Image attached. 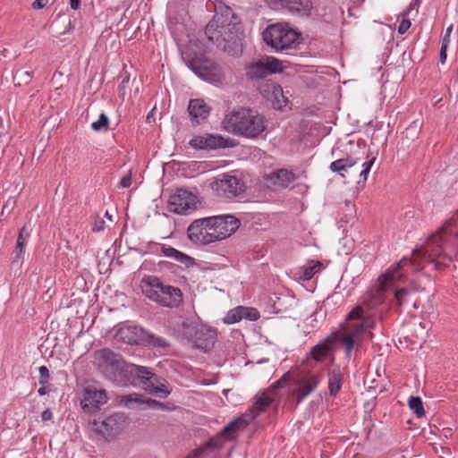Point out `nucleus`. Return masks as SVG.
<instances>
[{
    "label": "nucleus",
    "instance_id": "nucleus-1",
    "mask_svg": "<svg viewBox=\"0 0 458 458\" xmlns=\"http://www.w3.org/2000/svg\"><path fill=\"white\" fill-rule=\"evenodd\" d=\"M458 249V210L454 216L446 221L442 227L433 233L427 241L423 250H416L412 259H402L396 267L388 269L378 277V284L372 294L373 304L377 305L384 301V294L388 290L394 291L396 303L401 306L407 301L410 292L406 288H400L399 284L408 281L411 271H420L427 262L437 270H441L451 262Z\"/></svg>",
    "mask_w": 458,
    "mask_h": 458
},
{
    "label": "nucleus",
    "instance_id": "nucleus-2",
    "mask_svg": "<svg viewBox=\"0 0 458 458\" xmlns=\"http://www.w3.org/2000/svg\"><path fill=\"white\" fill-rule=\"evenodd\" d=\"M290 377L285 373L280 379L275 382L270 387L257 394L253 405L244 415L238 417L231 421L224 429L216 435V437L208 440L205 445L189 454L186 458H199L204 454L207 449H218L223 446L224 441L233 440L241 431H243L247 426L261 412H263L271 403L278 400L279 395L276 392L278 388L284 386V382Z\"/></svg>",
    "mask_w": 458,
    "mask_h": 458
},
{
    "label": "nucleus",
    "instance_id": "nucleus-3",
    "mask_svg": "<svg viewBox=\"0 0 458 458\" xmlns=\"http://www.w3.org/2000/svg\"><path fill=\"white\" fill-rule=\"evenodd\" d=\"M290 377L285 373L280 379L275 382L270 387L257 394L253 405L244 415L238 417L231 421L224 429L216 435V437L208 440L205 445L189 454L186 458H199L204 454L207 449H218L223 446L224 441L233 440L241 431H243L247 426L261 412H263L271 403L278 400L279 395L276 392L278 388L284 386V382Z\"/></svg>",
    "mask_w": 458,
    "mask_h": 458
},
{
    "label": "nucleus",
    "instance_id": "nucleus-4",
    "mask_svg": "<svg viewBox=\"0 0 458 458\" xmlns=\"http://www.w3.org/2000/svg\"><path fill=\"white\" fill-rule=\"evenodd\" d=\"M205 34L212 44L231 53L232 47L237 48L241 46L242 27L233 10L220 4L216 6L215 15L205 28Z\"/></svg>",
    "mask_w": 458,
    "mask_h": 458
},
{
    "label": "nucleus",
    "instance_id": "nucleus-5",
    "mask_svg": "<svg viewBox=\"0 0 458 458\" xmlns=\"http://www.w3.org/2000/svg\"><path fill=\"white\" fill-rule=\"evenodd\" d=\"M240 226L233 216H216L194 220L187 229L190 241L197 245H208L232 235Z\"/></svg>",
    "mask_w": 458,
    "mask_h": 458
},
{
    "label": "nucleus",
    "instance_id": "nucleus-6",
    "mask_svg": "<svg viewBox=\"0 0 458 458\" xmlns=\"http://www.w3.org/2000/svg\"><path fill=\"white\" fill-rule=\"evenodd\" d=\"M225 131L235 136L255 139L267 128L265 117L250 108H240L225 114L222 120Z\"/></svg>",
    "mask_w": 458,
    "mask_h": 458
},
{
    "label": "nucleus",
    "instance_id": "nucleus-7",
    "mask_svg": "<svg viewBox=\"0 0 458 458\" xmlns=\"http://www.w3.org/2000/svg\"><path fill=\"white\" fill-rule=\"evenodd\" d=\"M141 288L147 298L162 307L175 309L183 302L181 289L163 283L158 277L144 278L141 281Z\"/></svg>",
    "mask_w": 458,
    "mask_h": 458
},
{
    "label": "nucleus",
    "instance_id": "nucleus-8",
    "mask_svg": "<svg viewBox=\"0 0 458 458\" xmlns=\"http://www.w3.org/2000/svg\"><path fill=\"white\" fill-rule=\"evenodd\" d=\"M263 39L276 51L294 48L301 43V34L280 23L269 25L263 31Z\"/></svg>",
    "mask_w": 458,
    "mask_h": 458
},
{
    "label": "nucleus",
    "instance_id": "nucleus-9",
    "mask_svg": "<svg viewBox=\"0 0 458 458\" xmlns=\"http://www.w3.org/2000/svg\"><path fill=\"white\" fill-rule=\"evenodd\" d=\"M91 430L100 438L111 441L129 425L128 417L122 412L100 416L89 421Z\"/></svg>",
    "mask_w": 458,
    "mask_h": 458
},
{
    "label": "nucleus",
    "instance_id": "nucleus-10",
    "mask_svg": "<svg viewBox=\"0 0 458 458\" xmlns=\"http://www.w3.org/2000/svg\"><path fill=\"white\" fill-rule=\"evenodd\" d=\"M375 160L376 158L372 157L370 160L360 164L359 158L347 157L332 162L329 168L332 172L338 173L343 178L349 177L355 180L359 177L362 179V182H366Z\"/></svg>",
    "mask_w": 458,
    "mask_h": 458
},
{
    "label": "nucleus",
    "instance_id": "nucleus-11",
    "mask_svg": "<svg viewBox=\"0 0 458 458\" xmlns=\"http://www.w3.org/2000/svg\"><path fill=\"white\" fill-rule=\"evenodd\" d=\"M130 372L136 377L138 384L145 391L160 398H165L170 394L167 382L164 378L158 377L147 367L131 365Z\"/></svg>",
    "mask_w": 458,
    "mask_h": 458
},
{
    "label": "nucleus",
    "instance_id": "nucleus-12",
    "mask_svg": "<svg viewBox=\"0 0 458 458\" xmlns=\"http://www.w3.org/2000/svg\"><path fill=\"white\" fill-rule=\"evenodd\" d=\"M290 377L284 382L289 383V396L296 400V404L301 403L310 394L317 388L319 379L318 376L311 372L299 374L293 377L290 372Z\"/></svg>",
    "mask_w": 458,
    "mask_h": 458
},
{
    "label": "nucleus",
    "instance_id": "nucleus-13",
    "mask_svg": "<svg viewBox=\"0 0 458 458\" xmlns=\"http://www.w3.org/2000/svg\"><path fill=\"white\" fill-rule=\"evenodd\" d=\"M188 67L199 78L209 82H221L224 73L215 62L203 57H194L187 62Z\"/></svg>",
    "mask_w": 458,
    "mask_h": 458
},
{
    "label": "nucleus",
    "instance_id": "nucleus-14",
    "mask_svg": "<svg viewBox=\"0 0 458 458\" xmlns=\"http://www.w3.org/2000/svg\"><path fill=\"white\" fill-rule=\"evenodd\" d=\"M115 338L129 344H138L141 342L148 341L155 346L165 347L167 345L164 338L154 336L146 332L142 327L137 326L120 328L115 334Z\"/></svg>",
    "mask_w": 458,
    "mask_h": 458
},
{
    "label": "nucleus",
    "instance_id": "nucleus-15",
    "mask_svg": "<svg viewBox=\"0 0 458 458\" xmlns=\"http://www.w3.org/2000/svg\"><path fill=\"white\" fill-rule=\"evenodd\" d=\"M94 364L108 377H114L122 370L124 361L122 356L109 349H101L94 353Z\"/></svg>",
    "mask_w": 458,
    "mask_h": 458
},
{
    "label": "nucleus",
    "instance_id": "nucleus-16",
    "mask_svg": "<svg viewBox=\"0 0 458 458\" xmlns=\"http://www.w3.org/2000/svg\"><path fill=\"white\" fill-rule=\"evenodd\" d=\"M199 199L196 194L185 189H178L168 200L169 210L179 215H187L196 210Z\"/></svg>",
    "mask_w": 458,
    "mask_h": 458
},
{
    "label": "nucleus",
    "instance_id": "nucleus-17",
    "mask_svg": "<svg viewBox=\"0 0 458 458\" xmlns=\"http://www.w3.org/2000/svg\"><path fill=\"white\" fill-rule=\"evenodd\" d=\"M211 189L219 197L233 199L243 191L244 184L236 176L225 174L214 180Z\"/></svg>",
    "mask_w": 458,
    "mask_h": 458
},
{
    "label": "nucleus",
    "instance_id": "nucleus-18",
    "mask_svg": "<svg viewBox=\"0 0 458 458\" xmlns=\"http://www.w3.org/2000/svg\"><path fill=\"white\" fill-rule=\"evenodd\" d=\"M284 69L283 63L273 56H266L247 67L246 74L251 79H263L269 74L280 72Z\"/></svg>",
    "mask_w": 458,
    "mask_h": 458
},
{
    "label": "nucleus",
    "instance_id": "nucleus-19",
    "mask_svg": "<svg viewBox=\"0 0 458 458\" xmlns=\"http://www.w3.org/2000/svg\"><path fill=\"white\" fill-rule=\"evenodd\" d=\"M107 401L108 397L105 389L97 388L94 386H88L83 390V397L81 405L85 413H96Z\"/></svg>",
    "mask_w": 458,
    "mask_h": 458
},
{
    "label": "nucleus",
    "instance_id": "nucleus-20",
    "mask_svg": "<svg viewBox=\"0 0 458 458\" xmlns=\"http://www.w3.org/2000/svg\"><path fill=\"white\" fill-rule=\"evenodd\" d=\"M120 403L125 407L131 408L133 403H146L153 409H166V404L162 403L158 401L148 398L142 399V395L140 394H131L120 396Z\"/></svg>",
    "mask_w": 458,
    "mask_h": 458
},
{
    "label": "nucleus",
    "instance_id": "nucleus-21",
    "mask_svg": "<svg viewBox=\"0 0 458 458\" xmlns=\"http://www.w3.org/2000/svg\"><path fill=\"white\" fill-rule=\"evenodd\" d=\"M428 337L427 326L422 322L415 321L411 325L409 334L406 338L414 345L420 347L426 342Z\"/></svg>",
    "mask_w": 458,
    "mask_h": 458
},
{
    "label": "nucleus",
    "instance_id": "nucleus-22",
    "mask_svg": "<svg viewBox=\"0 0 458 458\" xmlns=\"http://www.w3.org/2000/svg\"><path fill=\"white\" fill-rule=\"evenodd\" d=\"M195 344L198 348L209 350L216 342V331L201 327L195 333Z\"/></svg>",
    "mask_w": 458,
    "mask_h": 458
},
{
    "label": "nucleus",
    "instance_id": "nucleus-23",
    "mask_svg": "<svg viewBox=\"0 0 458 458\" xmlns=\"http://www.w3.org/2000/svg\"><path fill=\"white\" fill-rule=\"evenodd\" d=\"M161 251L166 258H170L183 265L186 268L192 267L195 264L194 259L189 255L170 246H162Z\"/></svg>",
    "mask_w": 458,
    "mask_h": 458
},
{
    "label": "nucleus",
    "instance_id": "nucleus-24",
    "mask_svg": "<svg viewBox=\"0 0 458 458\" xmlns=\"http://www.w3.org/2000/svg\"><path fill=\"white\" fill-rule=\"evenodd\" d=\"M266 87L270 94V96H267V98L272 102L274 108L282 109L288 102L287 98L284 96L282 87L276 83H267Z\"/></svg>",
    "mask_w": 458,
    "mask_h": 458
},
{
    "label": "nucleus",
    "instance_id": "nucleus-25",
    "mask_svg": "<svg viewBox=\"0 0 458 458\" xmlns=\"http://www.w3.org/2000/svg\"><path fill=\"white\" fill-rule=\"evenodd\" d=\"M188 111L192 119H205L209 114V108L202 99H191L188 106Z\"/></svg>",
    "mask_w": 458,
    "mask_h": 458
},
{
    "label": "nucleus",
    "instance_id": "nucleus-26",
    "mask_svg": "<svg viewBox=\"0 0 458 458\" xmlns=\"http://www.w3.org/2000/svg\"><path fill=\"white\" fill-rule=\"evenodd\" d=\"M275 4H281L292 12L309 13L312 8L311 0H271Z\"/></svg>",
    "mask_w": 458,
    "mask_h": 458
},
{
    "label": "nucleus",
    "instance_id": "nucleus-27",
    "mask_svg": "<svg viewBox=\"0 0 458 458\" xmlns=\"http://www.w3.org/2000/svg\"><path fill=\"white\" fill-rule=\"evenodd\" d=\"M328 389L331 395H335L343 384V374L339 368L333 369L328 375Z\"/></svg>",
    "mask_w": 458,
    "mask_h": 458
},
{
    "label": "nucleus",
    "instance_id": "nucleus-28",
    "mask_svg": "<svg viewBox=\"0 0 458 458\" xmlns=\"http://www.w3.org/2000/svg\"><path fill=\"white\" fill-rule=\"evenodd\" d=\"M330 351H331L330 340L327 338V339L324 340L323 342L319 343L318 344L313 346L311 348L310 353V356L316 361H321L326 357H327Z\"/></svg>",
    "mask_w": 458,
    "mask_h": 458
},
{
    "label": "nucleus",
    "instance_id": "nucleus-29",
    "mask_svg": "<svg viewBox=\"0 0 458 458\" xmlns=\"http://www.w3.org/2000/svg\"><path fill=\"white\" fill-rule=\"evenodd\" d=\"M229 139H225L219 135L206 134L205 142H207V148L216 149L219 148L229 147Z\"/></svg>",
    "mask_w": 458,
    "mask_h": 458
},
{
    "label": "nucleus",
    "instance_id": "nucleus-30",
    "mask_svg": "<svg viewBox=\"0 0 458 458\" xmlns=\"http://www.w3.org/2000/svg\"><path fill=\"white\" fill-rule=\"evenodd\" d=\"M275 177L276 179V182L283 187H287L291 182H293L296 179L295 175L292 172H289L288 170L285 169H281L277 171L275 174Z\"/></svg>",
    "mask_w": 458,
    "mask_h": 458
},
{
    "label": "nucleus",
    "instance_id": "nucleus-31",
    "mask_svg": "<svg viewBox=\"0 0 458 458\" xmlns=\"http://www.w3.org/2000/svg\"><path fill=\"white\" fill-rule=\"evenodd\" d=\"M322 267V264L319 261H317L314 265L304 267L301 268V272L300 275V278L308 281L313 277V276L318 273Z\"/></svg>",
    "mask_w": 458,
    "mask_h": 458
},
{
    "label": "nucleus",
    "instance_id": "nucleus-32",
    "mask_svg": "<svg viewBox=\"0 0 458 458\" xmlns=\"http://www.w3.org/2000/svg\"><path fill=\"white\" fill-rule=\"evenodd\" d=\"M409 407L418 418H421L425 415L422 401L419 396H411L409 399Z\"/></svg>",
    "mask_w": 458,
    "mask_h": 458
},
{
    "label": "nucleus",
    "instance_id": "nucleus-33",
    "mask_svg": "<svg viewBox=\"0 0 458 458\" xmlns=\"http://www.w3.org/2000/svg\"><path fill=\"white\" fill-rule=\"evenodd\" d=\"M242 306H238L236 308H233L232 310H230L225 317L223 318V321L225 323V324H234V323H237L239 321H241L242 319Z\"/></svg>",
    "mask_w": 458,
    "mask_h": 458
},
{
    "label": "nucleus",
    "instance_id": "nucleus-34",
    "mask_svg": "<svg viewBox=\"0 0 458 458\" xmlns=\"http://www.w3.org/2000/svg\"><path fill=\"white\" fill-rule=\"evenodd\" d=\"M242 318L250 321H256L259 318V312L257 309L251 307H243L241 309Z\"/></svg>",
    "mask_w": 458,
    "mask_h": 458
},
{
    "label": "nucleus",
    "instance_id": "nucleus-35",
    "mask_svg": "<svg viewBox=\"0 0 458 458\" xmlns=\"http://www.w3.org/2000/svg\"><path fill=\"white\" fill-rule=\"evenodd\" d=\"M29 234L30 233L26 228V225H24L21 229L18 239H17V243H16L17 257H19L20 254L22 252L23 248L25 246V239L29 236Z\"/></svg>",
    "mask_w": 458,
    "mask_h": 458
},
{
    "label": "nucleus",
    "instance_id": "nucleus-36",
    "mask_svg": "<svg viewBox=\"0 0 458 458\" xmlns=\"http://www.w3.org/2000/svg\"><path fill=\"white\" fill-rule=\"evenodd\" d=\"M108 117L103 113L99 115L98 120L91 123V128L94 131H101L108 129Z\"/></svg>",
    "mask_w": 458,
    "mask_h": 458
},
{
    "label": "nucleus",
    "instance_id": "nucleus-37",
    "mask_svg": "<svg viewBox=\"0 0 458 458\" xmlns=\"http://www.w3.org/2000/svg\"><path fill=\"white\" fill-rule=\"evenodd\" d=\"M345 330L348 334L353 335L356 338L365 331L364 327L360 324V321L348 324Z\"/></svg>",
    "mask_w": 458,
    "mask_h": 458
},
{
    "label": "nucleus",
    "instance_id": "nucleus-38",
    "mask_svg": "<svg viewBox=\"0 0 458 458\" xmlns=\"http://www.w3.org/2000/svg\"><path fill=\"white\" fill-rule=\"evenodd\" d=\"M356 337L345 332L344 335L342 337V342L344 344L346 354L349 356L352 350L353 349L356 344Z\"/></svg>",
    "mask_w": 458,
    "mask_h": 458
},
{
    "label": "nucleus",
    "instance_id": "nucleus-39",
    "mask_svg": "<svg viewBox=\"0 0 458 458\" xmlns=\"http://www.w3.org/2000/svg\"><path fill=\"white\" fill-rule=\"evenodd\" d=\"M30 79V74L27 71L18 70L13 75V81H17L18 85H21V82L28 83Z\"/></svg>",
    "mask_w": 458,
    "mask_h": 458
},
{
    "label": "nucleus",
    "instance_id": "nucleus-40",
    "mask_svg": "<svg viewBox=\"0 0 458 458\" xmlns=\"http://www.w3.org/2000/svg\"><path fill=\"white\" fill-rule=\"evenodd\" d=\"M190 144L195 148H207V142H205L204 136H196L191 140Z\"/></svg>",
    "mask_w": 458,
    "mask_h": 458
},
{
    "label": "nucleus",
    "instance_id": "nucleus-41",
    "mask_svg": "<svg viewBox=\"0 0 458 458\" xmlns=\"http://www.w3.org/2000/svg\"><path fill=\"white\" fill-rule=\"evenodd\" d=\"M362 315H363L362 308L360 306H357L352 311H350V313L347 316V319L350 321L359 320L363 318Z\"/></svg>",
    "mask_w": 458,
    "mask_h": 458
},
{
    "label": "nucleus",
    "instance_id": "nucleus-42",
    "mask_svg": "<svg viewBox=\"0 0 458 458\" xmlns=\"http://www.w3.org/2000/svg\"><path fill=\"white\" fill-rule=\"evenodd\" d=\"M39 371V384L41 386H45L48 383L49 380V371L46 366H41L38 369Z\"/></svg>",
    "mask_w": 458,
    "mask_h": 458
},
{
    "label": "nucleus",
    "instance_id": "nucleus-43",
    "mask_svg": "<svg viewBox=\"0 0 458 458\" xmlns=\"http://www.w3.org/2000/svg\"><path fill=\"white\" fill-rule=\"evenodd\" d=\"M105 221L101 217H97L94 221L92 230L94 232H101L105 228Z\"/></svg>",
    "mask_w": 458,
    "mask_h": 458
},
{
    "label": "nucleus",
    "instance_id": "nucleus-44",
    "mask_svg": "<svg viewBox=\"0 0 458 458\" xmlns=\"http://www.w3.org/2000/svg\"><path fill=\"white\" fill-rule=\"evenodd\" d=\"M375 320L370 316H366L362 318V320L360 321V324L364 327V329L372 328L374 327Z\"/></svg>",
    "mask_w": 458,
    "mask_h": 458
},
{
    "label": "nucleus",
    "instance_id": "nucleus-45",
    "mask_svg": "<svg viewBox=\"0 0 458 458\" xmlns=\"http://www.w3.org/2000/svg\"><path fill=\"white\" fill-rule=\"evenodd\" d=\"M411 27V21L408 19H403L398 26V33L404 34Z\"/></svg>",
    "mask_w": 458,
    "mask_h": 458
},
{
    "label": "nucleus",
    "instance_id": "nucleus-46",
    "mask_svg": "<svg viewBox=\"0 0 458 458\" xmlns=\"http://www.w3.org/2000/svg\"><path fill=\"white\" fill-rule=\"evenodd\" d=\"M131 184V173L129 172L125 174L120 181V185L122 188H128Z\"/></svg>",
    "mask_w": 458,
    "mask_h": 458
},
{
    "label": "nucleus",
    "instance_id": "nucleus-47",
    "mask_svg": "<svg viewBox=\"0 0 458 458\" xmlns=\"http://www.w3.org/2000/svg\"><path fill=\"white\" fill-rule=\"evenodd\" d=\"M453 30V25H450L447 29H446V31H445V34L443 38V40H442V45L443 46H448L449 42H450V34Z\"/></svg>",
    "mask_w": 458,
    "mask_h": 458
},
{
    "label": "nucleus",
    "instance_id": "nucleus-48",
    "mask_svg": "<svg viewBox=\"0 0 458 458\" xmlns=\"http://www.w3.org/2000/svg\"><path fill=\"white\" fill-rule=\"evenodd\" d=\"M418 4V0H412V2L409 4L407 10L404 13H402L400 16L405 17L409 14V13L415 8V6Z\"/></svg>",
    "mask_w": 458,
    "mask_h": 458
},
{
    "label": "nucleus",
    "instance_id": "nucleus-49",
    "mask_svg": "<svg viewBox=\"0 0 458 458\" xmlns=\"http://www.w3.org/2000/svg\"><path fill=\"white\" fill-rule=\"evenodd\" d=\"M446 48L447 46H441L440 53H439V60L442 64H445L446 60Z\"/></svg>",
    "mask_w": 458,
    "mask_h": 458
},
{
    "label": "nucleus",
    "instance_id": "nucleus-50",
    "mask_svg": "<svg viewBox=\"0 0 458 458\" xmlns=\"http://www.w3.org/2000/svg\"><path fill=\"white\" fill-rule=\"evenodd\" d=\"M47 4V0H35L32 3V7L36 10L42 9Z\"/></svg>",
    "mask_w": 458,
    "mask_h": 458
},
{
    "label": "nucleus",
    "instance_id": "nucleus-51",
    "mask_svg": "<svg viewBox=\"0 0 458 458\" xmlns=\"http://www.w3.org/2000/svg\"><path fill=\"white\" fill-rule=\"evenodd\" d=\"M42 420L47 421L52 419V412L47 409L41 414Z\"/></svg>",
    "mask_w": 458,
    "mask_h": 458
},
{
    "label": "nucleus",
    "instance_id": "nucleus-52",
    "mask_svg": "<svg viewBox=\"0 0 458 458\" xmlns=\"http://www.w3.org/2000/svg\"><path fill=\"white\" fill-rule=\"evenodd\" d=\"M81 0H70V5L72 10H77L80 7Z\"/></svg>",
    "mask_w": 458,
    "mask_h": 458
},
{
    "label": "nucleus",
    "instance_id": "nucleus-53",
    "mask_svg": "<svg viewBox=\"0 0 458 458\" xmlns=\"http://www.w3.org/2000/svg\"><path fill=\"white\" fill-rule=\"evenodd\" d=\"M129 82V78H126L124 80H123V81L121 82L120 84V91H122L123 95L125 94V87H126V84H128Z\"/></svg>",
    "mask_w": 458,
    "mask_h": 458
},
{
    "label": "nucleus",
    "instance_id": "nucleus-54",
    "mask_svg": "<svg viewBox=\"0 0 458 458\" xmlns=\"http://www.w3.org/2000/svg\"><path fill=\"white\" fill-rule=\"evenodd\" d=\"M38 393L39 395H45L48 393V387L45 385L38 388Z\"/></svg>",
    "mask_w": 458,
    "mask_h": 458
},
{
    "label": "nucleus",
    "instance_id": "nucleus-55",
    "mask_svg": "<svg viewBox=\"0 0 458 458\" xmlns=\"http://www.w3.org/2000/svg\"><path fill=\"white\" fill-rule=\"evenodd\" d=\"M63 74L61 72H55L52 78V82L55 83L58 78H62Z\"/></svg>",
    "mask_w": 458,
    "mask_h": 458
},
{
    "label": "nucleus",
    "instance_id": "nucleus-56",
    "mask_svg": "<svg viewBox=\"0 0 458 458\" xmlns=\"http://www.w3.org/2000/svg\"><path fill=\"white\" fill-rule=\"evenodd\" d=\"M132 85H135V86H136V87H135V94H137V93H138V91H139V82H138V81H136V80H133V81H132Z\"/></svg>",
    "mask_w": 458,
    "mask_h": 458
},
{
    "label": "nucleus",
    "instance_id": "nucleus-57",
    "mask_svg": "<svg viewBox=\"0 0 458 458\" xmlns=\"http://www.w3.org/2000/svg\"><path fill=\"white\" fill-rule=\"evenodd\" d=\"M154 109L147 115V120H149L150 116L153 114Z\"/></svg>",
    "mask_w": 458,
    "mask_h": 458
},
{
    "label": "nucleus",
    "instance_id": "nucleus-58",
    "mask_svg": "<svg viewBox=\"0 0 458 458\" xmlns=\"http://www.w3.org/2000/svg\"><path fill=\"white\" fill-rule=\"evenodd\" d=\"M5 53H6V49H4V50L0 53V55H4V56H5Z\"/></svg>",
    "mask_w": 458,
    "mask_h": 458
},
{
    "label": "nucleus",
    "instance_id": "nucleus-59",
    "mask_svg": "<svg viewBox=\"0 0 458 458\" xmlns=\"http://www.w3.org/2000/svg\"><path fill=\"white\" fill-rule=\"evenodd\" d=\"M106 216H108L109 218H111V216H109L107 211L106 212Z\"/></svg>",
    "mask_w": 458,
    "mask_h": 458
}]
</instances>
